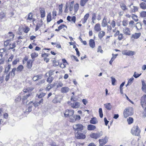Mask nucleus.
Listing matches in <instances>:
<instances>
[{"label": "nucleus", "mask_w": 146, "mask_h": 146, "mask_svg": "<svg viewBox=\"0 0 146 146\" xmlns=\"http://www.w3.org/2000/svg\"><path fill=\"white\" fill-rule=\"evenodd\" d=\"M137 146H145L142 141L138 139L137 141Z\"/></svg>", "instance_id": "393cba45"}, {"label": "nucleus", "mask_w": 146, "mask_h": 146, "mask_svg": "<svg viewBox=\"0 0 146 146\" xmlns=\"http://www.w3.org/2000/svg\"><path fill=\"white\" fill-rule=\"evenodd\" d=\"M33 89L32 87H29L26 89H24L23 91L25 93H28L27 94H25L23 96L22 99L23 102L25 100H27L29 97L31 96V92L33 90Z\"/></svg>", "instance_id": "f257e3e1"}, {"label": "nucleus", "mask_w": 146, "mask_h": 146, "mask_svg": "<svg viewBox=\"0 0 146 146\" xmlns=\"http://www.w3.org/2000/svg\"><path fill=\"white\" fill-rule=\"evenodd\" d=\"M54 70H50L48 72V76H51L52 75L54 74Z\"/></svg>", "instance_id": "bf43d9fd"}, {"label": "nucleus", "mask_w": 146, "mask_h": 146, "mask_svg": "<svg viewBox=\"0 0 146 146\" xmlns=\"http://www.w3.org/2000/svg\"><path fill=\"white\" fill-rule=\"evenodd\" d=\"M133 9L131 11L132 12H135L138 11V9L137 7L133 6Z\"/></svg>", "instance_id": "6e6d98bb"}, {"label": "nucleus", "mask_w": 146, "mask_h": 146, "mask_svg": "<svg viewBox=\"0 0 146 146\" xmlns=\"http://www.w3.org/2000/svg\"><path fill=\"white\" fill-rule=\"evenodd\" d=\"M132 146H137V141L135 140H133L131 143Z\"/></svg>", "instance_id": "c03bdc74"}, {"label": "nucleus", "mask_w": 146, "mask_h": 146, "mask_svg": "<svg viewBox=\"0 0 146 146\" xmlns=\"http://www.w3.org/2000/svg\"><path fill=\"white\" fill-rule=\"evenodd\" d=\"M51 76H49V77L46 80L47 82L50 84L52 82L54 79V77Z\"/></svg>", "instance_id": "c756f323"}, {"label": "nucleus", "mask_w": 146, "mask_h": 146, "mask_svg": "<svg viewBox=\"0 0 146 146\" xmlns=\"http://www.w3.org/2000/svg\"><path fill=\"white\" fill-rule=\"evenodd\" d=\"M40 11L41 14V17L43 18L45 16V12L44 9L43 8H40Z\"/></svg>", "instance_id": "412c9836"}, {"label": "nucleus", "mask_w": 146, "mask_h": 146, "mask_svg": "<svg viewBox=\"0 0 146 146\" xmlns=\"http://www.w3.org/2000/svg\"><path fill=\"white\" fill-rule=\"evenodd\" d=\"M51 21V16L50 14H48L47 17V21L49 22Z\"/></svg>", "instance_id": "09e8293b"}, {"label": "nucleus", "mask_w": 146, "mask_h": 146, "mask_svg": "<svg viewBox=\"0 0 146 146\" xmlns=\"http://www.w3.org/2000/svg\"><path fill=\"white\" fill-rule=\"evenodd\" d=\"M5 17V15L3 12H0V20L2 19Z\"/></svg>", "instance_id": "3c124183"}, {"label": "nucleus", "mask_w": 146, "mask_h": 146, "mask_svg": "<svg viewBox=\"0 0 146 146\" xmlns=\"http://www.w3.org/2000/svg\"><path fill=\"white\" fill-rule=\"evenodd\" d=\"M123 33L126 35H131V31L130 29L127 27H125L123 30Z\"/></svg>", "instance_id": "9b49d317"}, {"label": "nucleus", "mask_w": 146, "mask_h": 146, "mask_svg": "<svg viewBox=\"0 0 146 146\" xmlns=\"http://www.w3.org/2000/svg\"><path fill=\"white\" fill-rule=\"evenodd\" d=\"M102 135L103 133L102 132L97 133H92L90 135V136L92 138L96 139L99 138L101 136H102Z\"/></svg>", "instance_id": "39448f33"}, {"label": "nucleus", "mask_w": 146, "mask_h": 146, "mask_svg": "<svg viewBox=\"0 0 146 146\" xmlns=\"http://www.w3.org/2000/svg\"><path fill=\"white\" fill-rule=\"evenodd\" d=\"M90 122L91 124H95L98 123V121L96 118L94 117L91 118L90 121Z\"/></svg>", "instance_id": "ddd939ff"}, {"label": "nucleus", "mask_w": 146, "mask_h": 146, "mask_svg": "<svg viewBox=\"0 0 146 146\" xmlns=\"http://www.w3.org/2000/svg\"><path fill=\"white\" fill-rule=\"evenodd\" d=\"M141 34L140 33H135L134 34H133L131 36V38L137 39L141 36Z\"/></svg>", "instance_id": "dca6fc26"}, {"label": "nucleus", "mask_w": 146, "mask_h": 146, "mask_svg": "<svg viewBox=\"0 0 146 146\" xmlns=\"http://www.w3.org/2000/svg\"><path fill=\"white\" fill-rule=\"evenodd\" d=\"M89 44L90 47L93 48L95 47V43L94 40L91 39L89 41Z\"/></svg>", "instance_id": "aec40b11"}, {"label": "nucleus", "mask_w": 146, "mask_h": 146, "mask_svg": "<svg viewBox=\"0 0 146 146\" xmlns=\"http://www.w3.org/2000/svg\"><path fill=\"white\" fill-rule=\"evenodd\" d=\"M74 3V1H72L70 4V7H69V10L70 11H72L73 9V4Z\"/></svg>", "instance_id": "a18cd8bd"}, {"label": "nucleus", "mask_w": 146, "mask_h": 146, "mask_svg": "<svg viewBox=\"0 0 146 146\" xmlns=\"http://www.w3.org/2000/svg\"><path fill=\"white\" fill-rule=\"evenodd\" d=\"M89 0H80V4L82 6H84L85 5L86 3Z\"/></svg>", "instance_id": "cd10ccee"}, {"label": "nucleus", "mask_w": 146, "mask_h": 146, "mask_svg": "<svg viewBox=\"0 0 146 146\" xmlns=\"http://www.w3.org/2000/svg\"><path fill=\"white\" fill-rule=\"evenodd\" d=\"M33 18V15L31 13H30L28 15L27 20L31 21Z\"/></svg>", "instance_id": "de8ad7c7"}, {"label": "nucleus", "mask_w": 146, "mask_h": 146, "mask_svg": "<svg viewBox=\"0 0 146 146\" xmlns=\"http://www.w3.org/2000/svg\"><path fill=\"white\" fill-rule=\"evenodd\" d=\"M120 6L122 9L123 11H125L127 9L126 5L124 3H121L120 4Z\"/></svg>", "instance_id": "473e14b6"}, {"label": "nucleus", "mask_w": 146, "mask_h": 146, "mask_svg": "<svg viewBox=\"0 0 146 146\" xmlns=\"http://www.w3.org/2000/svg\"><path fill=\"white\" fill-rule=\"evenodd\" d=\"M73 128L74 131L76 133L82 131L83 130L84 126L82 124L78 123L74 125L73 126Z\"/></svg>", "instance_id": "7ed1b4c3"}, {"label": "nucleus", "mask_w": 146, "mask_h": 146, "mask_svg": "<svg viewBox=\"0 0 146 146\" xmlns=\"http://www.w3.org/2000/svg\"><path fill=\"white\" fill-rule=\"evenodd\" d=\"M79 7V4L78 3H77L74 5V10L75 13H76L78 10Z\"/></svg>", "instance_id": "7c9ffc66"}, {"label": "nucleus", "mask_w": 146, "mask_h": 146, "mask_svg": "<svg viewBox=\"0 0 146 146\" xmlns=\"http://www.w3.org/2000/svg\"><path fill=\"white\" fill-rule=\"evenodd\" d=\"M111 79L112 84L114 85H115V83L116 82V79L112 77H111Z\"/></svg>", "instance_id": "864d4df0"}, {"label": "nucleus", "mask_w": 146, "mask_h": 146, "mask_svg": "<svg viewBox=\"0 0 146 146\" xmlns=\"http://www.w3.org/2000/svg\"><path fill=\"white\" fill-rule=\"evenodd\" d=\"M128 24L127 21L126 20H124L122 21V25L124 26H126Z\"/></svg>", "instance_id": "5fc2aeb1"}, {"label": "nucleus", "mask_w": 146, "mask_h": 146, "mask_svg": "<svg viewBox=\"0 0 146 146\" xmlns=\"http://www.w3.org/2000/svg\"><path fill=\"white\" fill-rule=\"evenodd\" d=\"M64 27H66V29H67V27L66 25H62L58 27V28L60 30L64 28Z\"/></svg>", "instance_id": "13d9d810"}, {"label": "nucleus", "mask_w": 146, "mask_h": 146, "mask_svg": "<svg viewBox=\"0 0 146 146\" xmlns=\"http://www.w3.org/2000/svg\"><path fill=\"white\" fill-rule=\"evenodd\" d=\"M70 121L71 122H73L76 121L75 116L74 115H72L70 117Z\"/></svg>", "instance_id": "72a5a7b5"}, {"label": "nucleus", "mask_w": 146, "mask_h": 146, "mask_svg": "<svg viewBox=\"0 0 146 146\" xmlns=\"http://www.w3.org/2000/svg\"><path fill=\"white\" fill-rule=\"evenodd\" d=\"M133 109L132 108H127L125 109L123 111V116L125 118L132 114Z\"/></svg>", "instance_id": "20e7f679"}, {"label": "nucleus", "mask_w": 146, "mask_h": 146, "mask_svg": "<svg viewBox=\"0 0 146 146\" xmlns=\"http://www.w3.org/2000/svg\"><path fill=\"white\" fill-rule=\"evenodd\" d=\"M10 47L9 48V50L10 49H13L14 48H15L16 46L15 43V42L10 44Z\"/></svg>", "instance_id": "37998d69"}, {"label": "nucleus", "mask_w": 146, "mask_h": 146, "mask_svg": "<svg viewBox=\"0 0 146 146\" xmlns=\"http://www.w3.org/2000/svg\"><path fill=\"white\" fill-rule=\"evenodd\" d=\"M16 70V68H13L12 70L11 71H10L9 73V74L11 76H15V71Z\"/></svg>", "instance_id": "bb28decb"}, {"label": "nucleus", "mask_w": 146, "mask_h": 146, "mask_svg": "<svg viewBox=\"0 0 146 146\" xmlns=\"http://www.w3.org/2000/svg\"><path fill=\"white\" fill-rule=\"evenodd\" d=\"M97 52H100L101 53H103V51L102 49V47L101 46H98Z\"/></svg>", "instance_id": "680f3d73"}, {"label": "nucleus", "mask_w": 146, "mask_h": 146, "mask_svg": "<svg viewBox=\"0 0 146 146\" xmlns=\"http://www.w3.org/2000/svg\"><path fill=\"white\" fill-rule=\"evenodd\" d=\"M23 66L22 65H19L17 68L16 71L17 72H21L23 69Z\"/></svg>", "instance_id": "c85d7f7f"}, {"label": "nucleus", "mask_w": 146, "mask_h": 146, "mask_svg": "<svg viewBox=\"0 0 146 146\" xmlns=\"http://www.w3.org/2000/svg\"><path fill=\"white\" fill-rule=\"evenodd\" d=\"M140 16L142 17H146V11H142L140 13Z\"/></svg>", "instance_id": "a19ab883"}, {"label": "nucleus", "mask_w": 146, "mask_h": 146, "mask_svg": "<svg viewBox=\"0 0 146 146\" xmlns=\"http://www.w3.org/2000/svg\"><path fill=\"white\" fill-rule=\"evenodd\" d=\"M132 19L134 20L135 22L138 21V19H137V16L134 14H133L132 16Z\"/></svg>", "instance_id": "ea45409f"}, {"label": "nucleus", "mask_w": 146, "mask_h": 146, "mask_svg": "<svg viewBox=\"0 0 146 146\" xmlns=\"http://www.w3.org/2000/svg\"><path fill=\"white\" fill-rule=\"evenodd\" d=\"M99 113L100 116V118H102L103 117V114L102 112V109L100 108L99 109Z\"/></svg>", "instance_id": "4c0bfd02"}, {"label": "nucleus", "mask_w": 146, "mask_h": 146, "mask_svg": "<svg viewBox=\"0 0 146 146\" xmlns=\"http://www.w3.org/2000/svg\"><path fill=\"white\" fill-rule=\"evenodd\" d=\"M117 55H118L117 54H112V57L111 58V60H112L113 61L116 58V56H117Z\"/></svg>", "instance_id": "4d7b16f0"}, {"label": "nucleus", "mask_w": 146, "mask_h": 146, "mask_svg": "<svg viewBox=\"0 0 146 146\" xmlns=\"http://www.w3.org/2000/svg\"><path fill=\"white\" fill-rule=\"evenodd\" d=\"M69 88L67 87H65L62 88L61 89V92L63 93H66L69 91Z\"/></svg>", "instance_id": "4be33fe9"}, {"label": "nucleus", "mask_w": 146, "mask_h": 146, "mask_svg": "<svg viewBox=\"0 0 146 146\" xmlns=\"http://www.w3.org/2000/svg\"><path fill=\"white\" fill-rule=\"evenodd\" d=\"M122 54L124 55L132 56L134 54V52L130 50H125L122 52Z\"/></svg>", "instance_id": "6e6552de"}, {"label": "nucleus", "mask_w": 146, "mask_h": 146, "mask_svg": "<svg viewBox=\"0 0 146 146\" xmlns=\"http://www.w3.org/2000/svg\"><path fill=\"white\" fill-rule=\"evenodd\" d=\"M46 94L42 92L40 93L39 95H37V97L38 98H41L44 97L45 95Z\"/></svg>", "instance_id": "58836bf2"}, {"label": "nucleus", "mask_w": 146, "mask_h": 146, "mask_svg": "<svg viewBox=\"0 0 146 146\" xmlns=\"http://www.w3.org/2000/svg\"><path fill=\"white\" fill-rule=\"evenodd\" d=\"M89 16V13H87L84 15L83 19H83H82L81 20L82 24H84L86 22Z\"/></svg>", "instance_id": "4468645a"}, {"label": "nucleus", "mask_w": 146, "mask_h": 146, "mask_svg": "<svg viewBox=\"0 0 146 146\" xmlns=\"http://www.w3.org/2000/svg\"><path fill=\"white\" fill-rule=\"evenodd\" d=\"M11 67V65L10 64H9L7 66H6L5 68V70L4 71V73H5L8 72Z\"/></svg>", "instance_id": "2f4dec72"}, {"label": "nucleus", "mask_w": 146, "mask_h": 146, "mask_svg": "<svg viewBox=\"0 0 146 146\" xmlns=\"http://www.w3.org/2000/svg\"><path fill=\"white\" fill-rule=\"evenodd\" d=\"M140 7L143 9H146V3L144 2H142L140 4Z\"/></svg>", "instance_id": "a878e982"}, {"label": "nucleus", "mask_w": 146, "mask_h": 146, "mask_svg": "<svg viewBox=\"0 0 146 146\" xmlns=\"http://www.w3.org/2000/svg\"><path fill=\"white\" fill-rule=\"evenodd\" d=\"M14 57V55L13 54H12L11 56L9 58V59L7 60V62H11L12 61V59Z\"/></svg>", "instance_id": "69168bd1"}, {"label": "nucleus", "mask_w": 146, "mask_h": 146, "mask_svg": "<svg viewBox=\"0 0 146 146\" xmlns=\"http://www.w3.org/2000/svg\"><path fill=\"white\" fill-rule=\"evenodd\" d=\"M75 135L76 137L78 139H83L86 137V136L83 133L79 132L75 133Z\"/></svg>", "instance_id": "423d86ee"}, {"label": "nucleus", "mask_w": 146, "mask_h": 146, "mask_svg": "<svg viewBox=\"0 0 146 146\" xmlns=\"http://www.w3.org/2000/svg\"><path fill=\"white\" fill-rule=\"evenodd\" d=\"M105 32L103 31H100L98 35V37L100 39H102V38L105 36Z\"/></svg>", "instance_id": "b1692460"}, {"label": "nucleus", "mask_w": 146, "mask_h": 146, "mask_svg": "<svg viewBox=\"0 0 146 146\" xmlns=\"http://www.w3.org/2000/svg\"><path fill=\"white\" fill-rule=\"evenodd\" d=\"M96 128V126L92 124L89 125L87 126V129L88 130H93L95 129Z\"/></svg>", "instance_id": "a211bd4d"}, {"label": "nucleus", "mask_w": 146, "mask_h": 146, "mask_svg": "<svg viewBox=\"0 0 146 146\" xmlns=\"http://www.w3.org/2000/svg\"><path fill=\"white\" fill-rule=\"evenodd\" d=\"M30 28L28 27H26L24 29V32L26 33H27L30 30Z\"/></svg>", "instance_id": "338daca9"}, {"label": "nucleus", "mask_w": 146, "mask_h": 146, "mask_svg": "<svg viewBox=\"0 0 146 146\" xmlns=\"http://www.w3.org/2000/svg\"><path fill=\"white\" fill-rule=\"evenodd\" d=\"M71 106L73 108H77L80 106V103L78 102H74L70 104Z\"/></svg>", "instance_id": "9d476101"}, {"label": "nucleus", "mask_w": 146, "mask_h": 146, "mask_svg": "<svg viewBox=\"0 0 146 146\" xmlns=\"http://www.w3.org/2000/svg\"><path fill=\"white\" fill-rule=\"evenodd\" d=\"M31 58L33 59L37 57L38 56V54L37 53H36L35 52L31 54Z\"/></svg>", "instance_id": "e433bc0d"}, {"label": "nucleus", "mask_w": 146, "mask_h": 146, "mask_svg": "<svg viewBox=\"0 0 146 146\" xmlns=\"http://www.w3.org/2000/svg\"><path fill=\"white\" fill-rule=\"evenodd\" d=\"M15 36L13 33L11 32H9L7 35V37L9 38L8 39L11 40L14 38Z\"/></svg>", "instance_id": "f8f14e48"}, {"label": "nucleus", "mask_w": 146, "mask_h": 146, "mask_svg": "<svg viewBox=\"0 0 146 146\" xmlns=\"http://www.w3.org/2000/svg\"><path fill=\"white\" fill-rule=\"evenodd\" d=\"M94 29L97 32L100 31L101 29L100 24L99 23L96 24L94 27Z\"/></svg>", "instance_id": "2eb2a0df"}, {"label": "nucleus", "mask_w": 146, "mask_h": 146, "mask_svg": "<svg viewBox=\"0 0 146 146\" xmlns=\"http://www.w3.org/2000/svg\"><path fill=\"white\" fill-rule=\"evenodd\" d=\"M74 113V111L73 110H69L68 117H71L73 115Z\"/></svg>", "instance_id": "c9c22d12"}, {"label": "nucleus", "mask_w": 146, "mask_h": 146, "mask_svg": "<svg viewBox=\"0 0 146 146\" xmlns=\"http://www.w3.org/2000/svg\"><path fill=\"white\" fill-rule=\"evenodd\" d=\"M104 105L107 110H110L112 108V106L110 103L104 104Z\"/></svg>", "instance_id": "6ab92c4d"}, {"label": "nucleus", "mask_w": 146, "mask_h": 146, "mask_svg": "<svg viewBox=\"0 0 146 146\" xmlns=\"http://www.w3.org/2000/svg\"><path fill=\"white\" fill-rule=\"evenodd\" d=\"M124 38L123 35L122 33H120L118 36V39L119 40H121Z\"/></svg>", "instance_id": "49530a36"}, {"label": "nucleus", "mask_w": 146, "mask_h": 146, "mask_svg": "<svg viewBox=\"0 0 146 146\" xmlns=\"http://www.w3.org/2000/svg\"><path fill=\"white\" fill-rule=\"evenodd\" d=\"M107 25L106 19L104 17L102 21V26L103 27H105Z\"/></svg>", "instance_id": "5701e85b"}, {"label": "nucleus", "mask_w": 146, "mask_h": 146, "mask_svg": "<svg viewBox=\"0 0 146 146\" xmlns=\"http://www.w3.org/2000/svg\"><path fill=\"white\" fill-rule=\"evenodd\" d=\"M141 103L142 107L144 109L146 106V95H144L141 98Z\"/></svg>", "instance_id": "0eeeda50"}, {"label": "nucleus", "mask_w": 146, "mask_h": 146, "mask_svg": "<svg viewBox=\"0 0 146 146\" xmlns=\"http://www.w3.org/2000/svg\"><path fill=\"white\" fill-rule=\"evenodd\" d=\"M134 80V78L133 77H131V78H130L129 80L128 81V84H131V83L132 82V81Z\"/></svg>", "instance_id": "e2e57ef3"}, {"label": "nucleus", "mask_w": 146, "mask_h": 146, "mask_svg": "<svg viewBox=\"0 0 146 146\" xmlns=\"http://www.w3.org/2000/svg\"><path fill=\"white\" fill-rule=\"evenodd\" d=\"M108 141V138L106 136L105 137L102 139H100L99 140L100 145L103 146L104 145L106 144Z\"/></svg>", "instance_id": "1a4fd4ad"}, {"label": "nucleus", "mask_w": 146, "mask_h": 146, "mask_svg": "<svg viewBox=\"0 0 146 146\" xmlns=\"http://www.w3.org/2000/svg\"><path fill=\"white\" fill-rule=\"evenodd\" d=\"M42 25V23H38L36 26V28L35 29V30L36 31H38L41 25Z\"/></svg>", "instance_id": "79ce46f5"}, {"label": "nucleus", "mask_w": 146, "mask_h": 146, "mask_svg": "<svg viewBox=\"0 0 146 146\" xmlns=\"http://www.w3.org/2000/svg\"><path fill=\"white\" fill-rule=\"evenodd\" d=\"M141 89L145 93H146V86H142Z\"/></svg>", "instance_id": "774afa93"}, {"label": "nucleus", "mask_w": 146, "mask_h": 146, "mask_svg": "<svg viewBox=\"0 0 146 146\" xmlns=\"http://www.w3.org/2000/svg\"><path fill=\"white\" fill-rule=\"evenodd\" d=\"M34 60H29L27 61V67L29 69H30L32 67V63Z\"/></svg>", "instance_id": "f3484780"}, {"label": "nucleus", "mask_w": 146, "mask_h": 146, "mask_svg": "<svg viewBox=\"0 0 146 146\" xmlns=\"http://www.w3.org/2000/svg\"><path fill=\"white\" fill-rule=\"evenodd\" d=\"M11 41V40L9 39H8L7 40L5 41L4 42V46H7L10 43Z\"/></svg>", "instance_id": "8fccbe9b"}, {"label": "nucleus", "mask_w": 146, "mask_h": 146, "mask_svg": "<svg viewBox=\"0 0 146 146\" xmlns=\"http://www.w3.org/2000/svg\"><path fill=\"white\" fill-rule=\"evenodd\" d=\"M108 31L110 32L112 29L110 25H107Z\"/></svg>", "instance_id": "0e129e2a"}, {"label": "nucleus", "mask_w": 146, "mask_h": 146, "mask_svg": "<svg viewBox=\"0 0 146 146\" xmlns=\"http://www.w3.org/2000/svg\"><path fill=\"white\" fill-rule=\"evenodd\" d=\"M141 131L137 125L134 126L131 130V133L133 135L140 136Z\"/></svg>", "instance_id": "f03ea898"}, {"label": "nucleus", "mask_w": 146, "mask_h": 146, "mask_svg": "<svg viewBox=\"0 0 146 146\" xmlns=\"http://www.w3.org/2000/svg\"><path fill=\"white\" fill-rule=\"evenodd\" d=\"M141 73L139 74H136V72H135L134 73V74L133 75V76H134L135 78H137L139 77L141 75Z\"/></svg>", "instance_id": "603ef678"}, {"label": "nucleus", "mask_w": 146, "mask_h": 146, "mask_svg": "<svg viewBox=\"0 0 146 146\" xmlns=\"http://www.w3.org/2000/svg\"><path fill=\"white\" fill-rule=\"evenodd\" d=\"M62 4L60 5L59 6V13H61L62 12Z\"/></svg>", "instance_id": "052dcab7"}, {"label": "nucleus", "mask_w": 146, "mask_h": 146, "mask_svg": "<svg viewBox=\"0 0 146 146\" xmlns=\"http://www.w3.org/2000/svg\"><path fill=\"white\" fill-rule=\"evenodd\" d=\"M133 121V118L131 117H129L127 119V121L129 124H130L132 123Z\"/></svg>", "instance_id": "f704fd0d"}]
</instances>
